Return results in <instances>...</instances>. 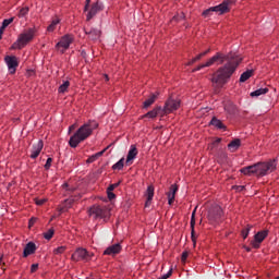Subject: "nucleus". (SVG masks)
Returning a JSON list of instances; mask_svg holds the SVG:
<instances>
[{"label": "nucleus", "instance_id": "obj_1", "mask_svg": "<svg viewBox=\"0 0 279 279\" xmlns=\"http://www.w3.org/2000/svg\"><path fill=\"white\" fill-rule=\"evenodd\" d=\"M223 62H227L223 64ZM214 64H223L218 68L217 71L211 76V84L214 88H223L226 84H228L230 77L234 75V71H236L239 64H241V58L235 54L229 53L223 54L221 52H217L214 57L208 59L205 63L199 64L197 68L193 70L202 71V69H206L208 66H213Z\"/></svg>", "mask_w": 279, "mask_h": 279}, {"label": "nucleus", "instance_id": "obj_2", "mask_svg": "<svg viewBox=\"0 0 279 279\" xmlns=\"http://www.w3.org/2000/svg\"><path fill=\"white\" fill-rule=\"evenodd\" d=\"M99 128V124L97 121H88L87 123L80 126V129L70 137L69 145L73 149L80 145V143H84L86 138H88L94 130H97Z\"/></svg>", "mask_w": 279, "mask_h": 279}, {"label": "nucleus", "instance_id": "obj_3", "mask_svg": "<svg viewBox=\"0 0 279 279\" xmlns=\"http://www.w3.org/2000/svg\"><path fill=\"white\" fill-rule=\"evenodd\" d=\"M35 35L36 29L34 28L24 31L22 34H20L16 41L11 46V49H23L24 47H27V45L34 40Z\"/></svg>", "mask_w": 279, "mask_h": 279}, {"label": "nucleus", "instance_id": "obj_4", "mask_svg": "<svg viewBox=\"0 0 279 279\" xmlns=\"http://www.w3.org/2000/svg\"><path fill=\"white\" fill-rule=\"evenodd\" d=\"M110 206L106 205H94L89 208L88 215L89 217H94V219H110Z\"/></svg>", "mask_w": 279, "mask_h": 279}, {"label": "nucleus", "instance_id": "obj_5", "mask_svg": "<svg viewBox=\"0 0 279 279\" xmlns=\"http://www.w3.org/2000/svg\"><path fill=\"white\" fill-rule=\"evenodd\" d=\"M230 5H232V0H225L220 4L216 7H211L207 10H205L202 14L204 19H208L213 16V12H216L217 14H227V12H230Z\"/></svg>", "mask_w": 279, "mask_h": 279}, {"label": "nucleus", "instance_id": "obj_6", "mask_svg": "<svg viewBox=\"0 0 279 279\" xmlns=\"http://www.w3.org/2000/svg\"><path fill=\"white\" fill-rule=\"evenodd\" d=\"M93 259V253L88 252L86 248L84 247H78L74 251V253L71 256V260H73L74 263H88V260Z\"/></svg>", "mask_w": 279, "mask_h": 279}, {"label": "nucleus", "instance_id": "obj_7", "mask_svg": "<svg viewBox=\"0 0 279 279\" xmlns=\"http://www.w3.org/2000/svg\"><path fill=\"white\" fill-rule=\"evenodd\" d=\"M255 167H256L257 175L259 178H263L276 171V161L258 162V163H255Z\"/></svg>", "mask_w": 279, "mask_h": 279}, {"label": "nucleus", "instance_id": "obj_8", "mask_svg": "<svg viewBox=\"0 0 279 279\" xmlns=\"http://www.w3.org/2000/svg\"><path fill=\"white\" fill-rule=\"evenodd\" d=\"M207 217L210 223H219V221H221V217H223V209H221V207L218 205L213 206L208 210Z\"/></svg>", "mask_w": 279, "mask_h": 279}, {"label": "nucleus", "instance_id": "obj_9", "mask_svg": "<svg viewBox=\"0 0 279 279\" xmlns=\"http://www.w3.org/2000/svg\"><path fill=\"white\" fill-rule=\"evenodd\" d=\"M180 108V100L169 98L166 102L162 110V114H171V112H175Z\"/></svg>", "mask_w": 279, "mask_h": 279}, {"label": "nucleus", "instance_id": "obj_10", "mask_svg": "<svg viewBox=\"0 0 279 279\" xmlns=\"http://www.w3.org/2000/svg\"><path fill=\"white\" fill-rule=\"evenodd\" d=\"M73 44V37L71 35H64L61 37V39L56 45V49L61 51V53H64L69 47Z\"/></svg>", "mask_w": 279, "mask_h": 279}, {"label": "nucleus", "instance_id": "obj_11", "mask_svg": "<svg viewBox=\"0 0 279 279\" xmlns=\"http://www.w3.org/2000/svg\"><path fill=\"white\" fill-rule=\"evenodd\" d=\"M4 62L9 69L10 75H14V73H16V69H19V58L15 56H7L4 57Z\"/></svg>", "mask_w": 279, "mask_h": 279}, {"label": "nucleus", "instance_id": "obj_12", "mask_svg": "<svg viewBox=\"0 0 279 279\" xmlns=\"http://www.w3.org/2000/svg\"><path fill=\"white\" fill-rule=\"evenodd\" d=\"M43 147H45V143L43 142V140H39L36 144L33 145L29 157L33 160H36V158L40 156V151H43Z\"/></svg>", "mask_w": 279, "mask_h": 279}, {"label": "nucleus", "instance_id": "obj_13", "mask_svg": "<svg viewBox=\"0 0 279 279\" xmlns=\"http://www.w3.org/2000/svg\"><path fill=\"white\" fill-rule=\"evenodd\" d=\"M136 156H138V148H136V145H131L128 156H126V160H125V165L128 167H130V165H132L134 162V160L136 159Z\"/></svg>", "mask_w": 279, "mask_h": 279}, {"label": "nucleus", "instance_id": "obj_14", "mask_svg": "<svg viewBox=\"0 0 279 279\" xmlns=\"http://www.w3.org/2000/svg\"><path fill=\"white\" fill-rule=\"evenodd\" d=\"M267 231H259L255 234L254 241L252 242V246L255 247V250H258L260 247V243L267 239Z\"/></svg>", "mask_w": 279, "mask_h": 279}, {"label": "nucleus", "instance_id": "obj_15", "mask_svg": "<svg viewBox=\"0 0 279 279\" xmlns=\"http://www.w3.org/2000/svg\"><path fill=\"white\" fill-rule=\"evenodd\" d=\"M85 34L89 40H99L101 38V29L99 28H85Z\"/></svg>", "mask_w": 279, "mask_h": 279}, {"label": "nucleus", "instance_id": "obj_16", "mask_svg": "<svg viewBox=\"0 0 279 279\" xmlns=\"http://www.w3.org/2000/svg\"><path fill=\"white\" fill-rule=\"evenodd\" d=\"M156 117H165V113H162V107H155L153 110L142 116V119H156Z\"/></svg>", "mask_w": 279, "mask_h": 279}, {"label": "nucleus", "instance_id": "obj_17", "mask_svg": "<svg viewBox=\"0 0 279 279\" xmlns=\"http://www.w3.org/2000/svg\"><path fill=\"white\" fill-rule=\"evenodd\" d=\"M121 250H122L121 244L117 243V244H113V245H110L109 247H107L104 251V255L105 256H117V254L121 253Z\"/></svg>", "mask_w": 279, "mask_h": 279}, {"label": "nucleus", "instance_id": "obj_18", "mask_svg": "<svg viewBox=\"0 0 279 279\" xmlns=\"http://www.w3.org/2000/svg\"><path fill=\"white\" fill-rule=\"evenodd\" d=\"M178 193V184H172L170 191L167 193L168 204L171 206L175 202V194Z\"/></svg>", "mask_w": 279, "mask_h": 279}, {"label": "nucleus", "instance_id": "obj_19", "mask_svg": "<svg viewBox=\"0 0 279 279\" xmlns=\"http://www.w3.org/2000/svg\"><path fill=\"white\" fill-rule=\"evenodd\" d=\"M32 254H36V244L34 242H28L24 247L23 257L27 258V256H32Z\"/></svg>", "mask_w": 279, "mask_h": 279}, {"label": "nucleus", "instance_id": "obj_20", "mask_svg": "<svg viewBox=\"0 0 279 279\" xmlns=\"http://www.w3.org/2000/svg\"><path fill=\"white\" fill-rule=\"evenodd\" d=\"M97 12H101V4H99V2L92 5L89 12L87 13V21H90V19L96 16Z\"/></svg>", "mask_w": 279, "mask_h": 279}, {"label": "nucleus", "instance_id": "obj_21", "mask_svg": "<svg viewBox=\"0 0 279 279\" xmlns=\"http://www.w3.org/2000/svg\"><path fill=\"white\" fill-rule=\"evenodd\" d=\"M145 196H146L145 207L147 208V206H151V199H154V185L147 186Z\"/></svg>", "mask_w": 279, "mask_h": 279}, {"label": "nucleus", "instance_id": "obj_22", "mask_svg": "<svg viewBox=\"0 0 279 279\" xmlns=\"http://www.w3.org/2000/svg\"><path fill=\"white\" fill-rule=\"evenodd\" d=\"M73 202H75V198L73 197L66 198L64 203L59 207V213L60 214L66 213V210H69V208L73 206Z\"/></svg>", "mask_w": 279, "mask_h": 279}, {"label": "nucleus", "instance_id": "obj_23", "mask_svg": "<svg viewBox=\"0 0 279 279\" xmlns=\"http://www.w3.org/2000/svg\"><path fill=\"white\" fill-rule=\"evenodd\" d=\"M240 172L243 173V175H257L256 163L242 168Z\"/></svg>", "mask_w": 279, "mask_h": 279}, {"label": "nucleus", "instance_id": "obj_24", "mask_svg": "<svg viewBox=\"0 0 279 279\" xmlns=\"http://www.w3.org/2000/svg\"><path fill=\"white\" fill-rule=\"evenodd\" d=\"M197 210V207L193 210L192 217H191V236L192 241L195 244L196 243V238H195V213Z\"/></svg>", "mask_w": 279, "mask_h": 279}, {"label": "nucleus", "instance_id": "obj_25", "mask_svg": "<svg viewBox=\"0 0 279 279\" xmlns=\"http://www.w3.org/2000/svg\"><path fill=\"white\" fill-rule=\"evenodd\" d=\"M156 99H158V94H151L149 96V98H147L144 102H143V108L147 109L150 106H154V104H156Z\"/></svg>", "mask_w": 279, "mask_h": 279}, {"label": "nucleus", "instance_id": "obj_26", "mask_svg": "<svg viewBox=\"0 0 279 279\" xmlns=\"http://www.w3.org/2000/svg\"><path fill=\"white\" fill-rule=\"evenodd\" d=\"M239 147H241V140L239 138H235L228 144V149H230L232 153L236 151Z\"/></svg>", "mask_w": 279, "mask_h": 279}, {"label": "nucleus", "instance_id": "obj_27", "mask_svg": "<svg viewBox=\"0 0 279 279\" xmlns=\"http://www.w3.org/2000/svg\"><path fill=\"white\" fill-rule=\"evenodd\" d=\"M210 125H214V128H217V130H226V125L221 120L214 117L210 121Z\"/></svg>", "mask_w": 279, "mask_h": 279}, {"label": "nucleus", "instance_id": "obj_28", "mask_svg": "<svg viewBox=\"0 0 279 279\" xmlns=\"http://www.w3.org/2000/svg\"><path fill=\"white\" fill-rule=\"evenodd\" d=\"M252 75H254V70H247L245 72H243L240 76V82H247V80H250V77H252Z\"/></svg>", "mask_w": 279, "mask_h": 279}, {"label": "nucleus", "instance_id": "obj_29", "mask_svg": "<svg viewBox=\"0 0 279 279\" xmlns=\"http://www.w3.org/2000/svg\"><path fill=\"white\" fill-rule=\"evenodd\" d=\"M269 93V88H259L251 93V97H260V95H267Z\"/></svg>", "mask_w": 279, "mask_h": 279}, {"label": "nucleus", "instance_id": "obj_30", "mask_svg": "<svg viewBox=\"0 0 279 279\" xmlns=\"http://www.w3.org/2000/svg\"><path fill=\"white\" fill-rule=\"evenodd\" d=\"M60 25V19L56 17L51 21L50 25L47 27V32H56V28Z\"/></svg>", "mask_w": 279, "mask_h": 279}, {"label": "nucleus", "instance_id": "obj_31", "mask_svg": "<svg viewBox=\"0 0 279 279\" xmlns=\"http://www.w3.org/2000/svg\"><path fill=\"white\" fill-rule=\"evenodd\" d=\"M11 23H14V17H10V19L3 20L2 26L0 27V38H1V34H3L5 27L11 25Z\"/></svg>", "mask_w": 279, "mask_h": 279}, {"label": "nucleus", "instance_id": "obj_32", "mask_svg": "<svg viewBox=\"0 0 279 279\" xmlns=\"http://www.w3.org/2000/svg\"><path fill=\"white\" fill-rule=\"evenodd\" d=\"M125 165V158H121L118 162L112 166L113 171H121Z\"/></svg>", "mask_w": 279, "mask_h": 279}, {"label": "nucleus", "instance_id": "obj_33", "mask_svg": "<svg viewBox=\"0 0 279 279\" xmlns=\"http://www.w3.org/2000/svg\"><path fill=\"white\" fill-rule=\"evenodd\" d=\"M186 19V15L184 14V12L178 13L177 15H174L170 23H180V21H184Z\"/></svg>", "mask_w": 279, "mask_h": 279}, {"label": "nucleus", "instance_id": "obj_34", "mask_svg": "<svg viewBox=\"0 0 279 279\" xmlns=\"http://www.w3.org/2000/svg\"><path fill=\"white\" fill-rule=\"evenodd\" d=\"M27 14H29V7L21 8L17 12L19 19H25Z\"/></svg>", "mask_w": 279, "mask_h": 279}, {"label": "nucleus", "instance_id": "obj_35", "mask_svg": "<svg viewBox=\"0 0 279 279\" xmlns=\"http://www.w3.org/2000/svg\"><path fill=\"white\" fill-rule=\"evenodd\" d=\"M69 86H71V83L69 81H64L63 84L59 86L58 92L64 94L66 90H69Z\"/></svg>", "mask_w": 279, "mask_h": 279}, {"label": "nucleus", "instance_id": "obj_36", "mask_svg": "<svg viewBox=\"0 0 279 279\" xmlns=\"http://www.w3.org/2000/svg\"><path fill=\"white\" fill-rule=\"evenodd\" d=\"M66 252V246H59L57 248L53 250V254L56 256H60L61 254H64Z\"/></svg>", "mask_w": 279, "mask_h": 279}, {"label": "nucleus", "instance_id": "obj_37", "mask_svg": "<svg viewBox=\"0 0 279 279\" xmlns=\"http://www.w3.org/2000/svg\"><path fill=\"white\" fill-rule=\"evenodd\" d=\"M250 230H252V226L247 225L241 232L243 239H247L250 235Z\"/></svg>", "mask_w": 279, "mask_h": 279}, {"label": "nucleus", "instance_id": "obj_38", "mask_svg": "<svg viewBox=\"0 0 279 279\" xmlns=\"http://www.w3.org/2000/svg\"><path fill=\"white\" fill-rule=\"evenodd\" d=\"M54 232L56 231L53 229H49L46 233H44V239L51 241V239H53Z\"/></svg>", "mask_w": 279, "mask_h": 279}, {"label": "nucleus", "instance_id": "obj_39", "mask_svg": "<svg viewBox=\"0 0 279 279\" xmlns=\"http://www.w3.org/2000/svg\"><path fill=\"white\" fill-rule=\"evenodd\" d=\"M219 143H221V138L218 137L208 146V149H215V146L219 145Z\"/></svg>", "mask_w": 279, "mask_h": 279}, {"label": "nucleus", "instance_id": "obj_40", "mask_svg": "<svg viewBox=\"0 0 279 279\" xmlns=\"http://www.w3.org/2000/svg\"><path fill=\"white\" fill-rule=\"evenodd\" d=\"M51 162H53V159L51 157H49L45 165L46 171H49L51 169Z\"/></svg>", "mask_w": 279, "mask_h": 279}, {"label": "nucleus", "instance_id": "obj_41", "mask_svg": "<svg viewBox=\"0 0 279 279\" xmlns=\"http://www.w3.org/2000/svg\"><path fill=\"white\" fill-rule=\"evenodd\" d=\"M186 258H189V252L184 251L181 255V263H186Z\"/></svg>", "mask_w": 279, "mask_h": 279}, {"label": "nucleus", "instance_id": "obj_42", "mask_svg": "<svg viewBox=\"0 0 279 279\" xmlns=\"http://www.w3.org/2000/svg\"><path fill=\"white\" fill-rule=\"evenodd\" d=\"M45 202H47L46 198H40V199L36 198V199H35V204H36L37 206H43V205L45 204Z\"/></svg>", "mask_w": 279, "mask_h": 279}, {"label": "nucleus", "instance_id": "obj_43", "mask_svg": "<svg viewBox=\"0 0 279 279\" xmlns=\"http://www.w3.org/2000/svg\"><path fill=\"white\" fill-rule=\"evenodd\" d=\"M107 195H108V199H110V201H112V199H114V197H117V195L112 191H109V190H107Z\"/></svg>", "mask_w": 279, "mask_h": 279}, {"label": "nucleus", "instance_id": "obj_44", "mask_svg": "<svg viewBox=\"0 0 279 279\" xmlns=\"http://www.w3.org/2000/svg\"><path fill=\"white\" fill-rule=\"evenodd\" d=\"M37 270H38V264H33V265L31 266V272L34 274V272L37 271Z\"/></svg>", "mask_w": 279, "mask_h": 279}, {"label": "nucleus", "instance_id": "obj_45", "mask_svg": "<svg viewBox=\"0 0 279 279\" xmlns=\"http://www.w3.org/2000/svg\"><path fill=\"white\" fill-rule=\"evenodd\" d=\"M37 218H31L28 221V228H32V226H34V223H36Z\"/></svg>", "mask_w": 279, "mask_h": 279}, {"label": "nucleus", "instance_id": "obj_46", "mask_svg": "<svg viewBox=\"0 0 279 279\" xmlns=\"http://www.w3.org/2000/svg\"><path fill=\"white\" fill-rule=\"evenodd\" d=\"M117 186H119V183L111 184V185H109L107 191H114V189H117Z\"/></svg>", "mask_w": 279, "mask_h": 279}, {"label": "nucleus", "instance_id": "obj_47", "mask_svg": "<svg viewBox=\"0 0 279 279\" xmlns=\"http://www.w3.org/2000/svg\"><path fill=\"white\" fill-rule=\"evenodd\" d=\"M195 62H197V59L193 58L186 63V66H191L192 64H195Z\"/></svg>", "mask_w": 279, "mask_h": 279}, {"label": "nucleus", "instance_id": "obj_48", "mask_svg": "<svg viewBox=\"0 0 279 279\" xmlns=\"http://www.w3.org/2000/svg\"><path fill=\"white\" fill-rule=\"evenodd\" d=\"M106 149H108V148H105L104 150L97 153V154L95 155V158H98V156H104V154L106 153Z\"/></svg>", "mask_w": 279, "mask_h": 279}, {"label": "nucleus", "instance_id": "obj_49", "mask_svg": "<svg viewBox=\"0 0 279 279\" xmlns=\"http://www.w3.org/2000/svg\"><path fill=\"white\" fill-rule=\"evenodd\" d=\"M207 53H210V49L205 50L204 52H201V56L204 58Z\"/></svg>", "mask_w": 279, "mask_h": 279}, {"label": "nucleus", "instance_id": "obj_50", "mask_svg": "<svg viewBox=\"0 0 279 279\" xmlns=\"http://www.w3.org/2000/svg\"><path fill=\"white\" fill-rule=\"evenodd\" d=\"M202 58H204V57L202 56V53H199L198 56H196V57L194 58V60H196V62H197V61L202 60Z\"/></svg>", "mask_w": 279, "mask_h": 279}, {"label": "nucleus", "instance_id": "obj_51", "mask_svg": "<svg viewBox=\"0 0 279 279\" xmlns=\"http://www.w3.org/2000/svg\"><path fill=\"white\" fill-rule=\"evenodd\" d=\"M95 159H96V157H95V156L89 157V158L87 159V162H95Z\"/></svg>", "mask_w": 279, "mask_h": 279}, {"label": "nucleus", "instance_id": "obj_52", "mask_svg": "<svg viewBox=\"0 0 279 279\" xmlns=\"http://www.w3.org/2000/svg\"><path fill=\"white\" fill-rule=\"evenodd\" d=\"M88 5H90V0H86L85 11L88 10Z\"/></svg>", "mask_w": 279, "mask_h": 279}, {"label": "nucleus", "instance_id": "obj_53", "mask_svg": "<svg viewBox=\"0 0 279 279\" xmlns=\"http://www.w3.org/2000/svg\"><path fill=\"white\" fill-rule=\"evenodd\" d=\"M223 160H228V154L223 153L222 155Z\"/></svg>", "mask_w": 279, "mask_h": 279}, {"label": "nucleus", "instance_id": "obj_54", "mask_svg": "<svg viewBox=\"0 0 279 279\" xmlns=\"http://www.w3.org/2000/svg\"><path fill=\"white\" fill-rule=\"evenodd\" d=\"M104 77H105L106 82H110V77L108 76V74H105Z\"/></svg>", "mask_w": 279, "mask_h": 279}, {"label": "nucleus", "instance_id": "obj_55", "mask_svg": "<svg viewBox=\"0 0 279 279\" xmlns=\"http://www.w3.org/2000/svg\"><path fill=\"white\" fill-rule=\"evenodd\" d=\"M62 189H65V191L69 189V183H64L63 185H62Z\"/></svg>", "mask_w": 279, "mask_h": 279}, {"label": "nucleus", "instance_id": "obj_56", "mask_svg": "<svg viewBox=\"0 0 279 279\" xmlns=\"http://www.w3.org/2000/svg\"><path fill=\"white\" fill-rule=\"evenodd\" d=\"M243 189H244L243 186H239L238 187L239 191H243Z\"/></svg>", "mask_w": 279, "mask_h": 279}, {"label": "nucleus", "instance_id": "obj_57", "mask_svg": "<svg viewBox=\"0 0 279 279\" xmlns=\"http://www.w3.org/2000/svg\"><path fill=\"white\" fill-rule=\"evenodd\" d=\"M74 129H75V125H71V126H70V130H74Z\"/></svg>", "mask_w": 279, "mask_h": 279}, {"label": "nucleus", "instance_id": "obj_58", "mask_svg": "<svg viewBox=\"0 0 279 279\" xmlns=\"http://www.w3.org/2000/svg\"><path fill=\"white\" fill-rule=\"evenodd\" d=\"M2 260H3V257H0V265H1Z\"/></svg>", "mask_w": 279, "mask_h": 279}, {"label": "nucleus", "instance_id": "obj_59", "mask_svg": "<svg viewBox=\"0 0 279 279\" xmlns=\"http://www.w3.org/2000/svg\"><path fill=\"white\" fill-rule=\"evenodd\" d=\"M246 252H250V248H246Z\"/></svg>", "mask_w": 279, "mask_h": 279}, {"label": "nucleus", "instance_id": "obj_60", "mask_svg": "<svg viewBox=\"0 0 279 279\" xmlns=\"http://www.w3.org/2000/svg\"><path fill=\"white\" fill-rule=\"evenodd\" d=\"M276 279H279V277H277Z\"/></svg>", "mask_w": 279, "mask_h": 279}]
</instances>
